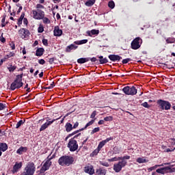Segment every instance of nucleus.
Instances as JSON below:
<instances>
[{
  "instance_id": "1",
  "label": "nucleus",
  "mask_w": 175,
  "mask_h": 175,
  "mask_svg": "<svg viewBox=\"0 0 175 175\" xmlns=\"http://www.w3.org/2000/svg\"><path fill=\"white\" fill-rule=\"evenodd\" d=\"M118 159H120V161L113 165V170L116 173H120L122 170V167H125L128 165V161L126 159H131V156L120 157H118Z\"/></svg>"
},
{
  "instance_id": "2",
  "label": "nucleus",
  "mask_w": 175,
  "mask_h": 175,
  "mask_svg": "<svg viewBox=\"0 0 175 175\" xmlns=\"http://www.w3.org/2000/svg\"><path fill=\"white\" fill-rule=\"evenodd\" d=\"M73 162H75V158L70 155L62 156L58 159L60 166H70V165H73Z\"/></svg>"
},
{
  "instance_id": "3",
  "label": "nucleus",
  "mask_w": 175,
  "mask_h": 175,
  "mask_svg": "<svg viewBox=\"0 0 175 175\" xmlns=\"http://www.w3.org/2000/svg\"><path fill=\"white\" fill-rule=\"evenodd\" d=\"M24 170L25 171L22 173V175H33L36 170L35 163H33V162L28 163Z\"/></svg>"
},
{
  "instance_id": "4",
  "label": "nucleus",
  "mask_w": 175,
  "mask_h": 175,
  "mask_svg": "<svg viewBox=\"0 0 175 175\" xmlns=\"http://www.w3.org/2000/svg\"><path fill=\"white\" fill-rule=\"evenodd\" d=\"M157 105L161 109V110H170L172 104L169 101L159 99L157 101Z\"/></svg>"
},
{
  "instance_id": "5",
  "label": "nucleus",
  "mask_w": 175,
  "mask_h": 175,
  "mask_svg": "<svg viewBox=\"0 0 175 175\" xmlns=\"http://www.w3.org/2000/svg\"><path fill=\"white\" fill-rule=\"evenodd\" d=\"M67 147L68 148H69L71 152H75V151H77L79 148V144H77V141L75 139V138H71L68 142Z\"/></svg>"
},
{
  "instance_id": "6",
  "label": "nucleus",
  "mask_w": 175,
  "mask_h": 175,
  "mask_svg": "<svg viewBox=\"0 0 175 175\" xmlns=\"http://www.w3.org/2000/svg\"><path fill=\"white\" fill-rule=\"evenodd\" d=\"M23 85H24L23 80L18 79V78L16 77L15 80L12 83L10 90L11 91H14V90H18L19 88H21Z\"/></svg>"
},
{
  "instance_id": "7",
  "label": "nucleus",
  "mask_w": 175,
  "mask_h": 175,
  "mask_svg": "<svg viewBox=\"0 0 175 175\" xmlns=\"http://www.w3.org/2000/svg\"><path fill=\"white\" fill-rule=\"evenodd\" d=\"M122 91L125 95H131L132 96L137 94V89L135 86H125Z\"/></svg>"
},
{
  "instance_id": "8",
  "label": "nucleus",
  "mask_w": 175,
  "mask_h": 175,
  "mask_svg": "<svg viewBox=\"0 0 175 175\" xmlns=\"http://www.w3.org/2000/svg\"><path fill=\"white\" fill-rule=\"evenodd\" d=\"M143 43V40L140 37L135 38L131 42V49L132 50H139V48L142 46V44Z\"/></svg>"
},
{
  "instance_id": "9",
  "label": "nucleus",
  "mask_w": 175,
  "mask_h": 175,
  "mask_svg": "<svg viewBox=\"0 0 175 175\" xmlns=\"http://www.w3.org/2000/svg\"><path fill=\"white\" fill-rule=\"evenodd\" d=\"M61 117L62 116H60L56 119H53L52 120H49H49H50V118H47L46 122L41 126V127L40 128V132H43V131H46V129H47V128H49V126H50L51 124L55 122V121L58 120H60Z\"/></svg>"
},
{
  "instance_id": "10",
  "label": "nucleus",
  "mask_w": 175,
  "mask_h": 175,
  "mask_svg": "<svg viewBox=\"0 0 175 175\" xmlns=\"http://www.w3.org/2000/svg\"><path fill=\"white\" fill-rule=\"evenodd\" d=\"M32 14L35 20H42L44 17V12L42 10H33Z\"/></svg>"
},
{
  "instance_id": "11",
  "label": "nucleus",
  "mask_w": 175,
  "mask_h": 175,
  "mask_svg": "<svg viewBox=\"0 0 175 175\" xmlns=\"http://www.w3.org/2000/svg\"><path fill=\"white\" fill-rule=\"evenodd\" d=\"M18 35L22 39H28V37L29 35H31V33L27 29L21 28L20 30H18Z\"/></svg>"
},
{
  "instance_id": "12",
  "label": "nucleus",
  "mask_w": 175,
  "mask_h": 175,
  "mask_svg": "<svg viewBox=\"0 0 175 175\" xmlns=\"http://www.w3.org/2000/svg\"><path fill=\"white\" fill-rule=\"evenodd\" d=\"M51 165H53V162L50 161V160H46L40 168L41 172H47V170L50 169Z\"/></svg>"
},
{
  "instance_id": "13",
  "label": "nucleus",
  "mask_w": 175,
  "mask_h": 175,
  "mask_svg": "<svg viewBox=\"0 0 175 175\" xmlns=\"http://www.w3.org/2000/svg\"><path fill=\"white\" fill-rule=\"evenodd\" d=\"M21 167H23V163L16 162L15 165L13 166L12 170H11L12 174H16V173H17L18 172V170L21 169Z\"/></svg>"
},
{
  "instance_id": "14",
  "label": "nucleus",
  "mask_w": 175,
  "mask_h": 175,
  "mask_svg": "<svg viewBox=\"0 0 175 175\" xmlns=\"http://www.w3.org/2000/svg\"><path fill=\"white\" fill-rule=\"evenodd\" d=\"M108 58L112 62H120V59H122V57H121L118 55H109L108 56Z\"/></svg>"
},
{
  "instance_id": "15",
  "label": "nucleus",
  "mask_w": 175,
  "mask_h": 175,
  "mask_svg": "<svg viewBox=\"0 0 175 175\" xmlns=\"http://www.w3.org/2000/svg\"><path fill=\"white\" fill-rule=\"evenodd\" d=\"M84 172L85 173H87L88 174L90 175L95 174V170L94 169V166L92 165L85 167Z\"/></svg>"
},
{
  "instance_id": "16",
  "label": "nucleus",
  "mask_w": 175,
  "mask_h": 175,
  "mask_svg": "<svg viewBox=\"0 0 175 175\" xmlns=\"http://www.w3.org/2000/svg\"><path fill=\"white\" fill-rule=\"evenodd\" d=\"M113 137H111L107 138L105 140L101 141L98 144V146L97 148L99 149L100 150H102V148L106 144V143H109V142H110V140H113Z\"/></svg>"
},
{
  "instance_id": "17",
  "label": "nucleus",
  "mask_w": 175,
  "mask_h": 175,
  "mask_svg": "<svg viewBox=\"0 0 175 175\" xmlns=\"http://www.w3.org/2000/svg\"><path fill=\"white\" fill-rule=\"evenodd\" d=\"M77 49H79V46L71 44L66 46L65 51L66 53H71L72 50H77Z\"/></svg>"
},
{
  "instance_id": "18",
  "label": "nucleus",
  "mask_w": 175,
  "mask_h": 175,
  "mask_svg": "<svg viewBox=\"0 0 175 175\" xmlns=\"http://www.w3.org/2000/svg\"><path fill=\"white\" fill-rule=\"evenodd\" d=\"M54 36H62V29H59V27L55 26L53 30Z\"/></svg>"
},
{
  "instance_id": "19",
  "label": "nucleus",
  "mask_w": 175,
  "mask_h": 175,
  "mask_svg": "<svg viewBox=\"0 0 175 175\" xmlns=\"http://www.w3.org/2000/svg\"><path fill=\"white\" fill-rule=\"evenodd\" d=\"M28 151V148L27 147H23L21 146L17 150H16V154H18L19 155H23V152H26Z\"/></svg>"
},
{
  "instance_id": "20",
  "label": "nucleus",
  "mask_w": 175,
  "mask_h": 175,
  "mask_svg": "<svg viewBox=\"0 0 175 175\" xmlns=\"http://www.w3.org/2000/svg\"><path fill=\"white\" fill-rule=\"evenodd\" d=\"M107 170L103 167H100L96 170V174L97 175H106Z\"/></svg>"
},
{
  "instance_id": "21",
  "label": "nucleus",
  "mask_w": 175,
  "mask_h": 175,
  "mask_svg": "<svg viewBox=\"0 0 175 175\" xmlns=\"http://www.w3.org/2000/svg\"><path fill=\"white\" fill-rule=\"evenodd\" d=\"M88 36H90V38H92V35H99V29H92L90 31L87 32Z\"/></svg>"
},
{
  "instance_id": "22",
  "label": "nucleus",
  "mask_w": 175,
  "mask_h": 175,
  "mask_svg": "<svg viewBox=\"0 0 175 175\" xmlns=\"http://www.w3.org/2000/svg\"><path fill=\"white\" fill-rule=\"evenodd\" d=\"M8 148V144L0 142V151L5 152Z\"/></svg>"
},
{
  "instance_id": "23",
  "label": "nucleus",
  "mask_w": 175,
  "mask_h": 175,
  "mask_svg": "<svg viewBox=\"0 0 175 175\" xmlns=\"http://www.w3.org/2000/svg\"><path fill=\"white\" fill-rule=\"evenodd\" d=\"M44 53V49L43 48H38L36 51V57H42Z\"/></svg>"
},
{
  "instance_id": "24",
  "label": "nucleus",
  "mask_w": 175,
  "mask_h": 175,
  "mask_svg": "<svg viewBox=\"0 0 175 175\" xmlns=\"http://www.w3.org/2000/svg\"><path fill=\"white\" fill-rule=\"evenodd\" d=\"M65 129L66 132H72L73 131V125H72L70 123L67 122L65 125Z\"/></svg>"
},
{
  "instance_id": "25",
  "label": "nucleus",
  "mask_w": 175,
  "mask_h": 175,
  "mask_svg": "<svg viewBox=\"0 0 175 175\" xmlns=\"http://www.w3.org/2000/svg\"><path fill=\"white\" fill-rule=\"evenodd\" d=\"M90 61V57H81L77 59L78 64H85V62H88Z\"/></svg>"
},
{
  "instance_id": "26",
  "label": "nucleus",
  "mask_w": 175,
  "mask_h": 175,
  "mask_svg": "<svg viewBox=\"0 0 175 175\" xmlns=\"http://www.w3.org/2000/svg\"><path fill=\"white\" fill-rule=\"evenodd\" d=\"M24 17H25V13L22 12L20 18L18 19L17 25L18 27H21V24H23V20H24Z\"/></svg>"
},
{
  "instance_id": "27",
  "label": "nucleus",
  "mask_w": 175,
  "mask_h": 175,
  "mask_svg": "<svg viewBox=\"0 0 175 175\" xmlns=\"http://www.w3.org/2000/svg\"><path fill=\"white\" fill-rule=\"evenodd\" d=\"M99 62L101 65H103V64H107L109 62V60L106 57H103V56H99Z\"/></svg>"
},
{
  "instance_id": "28",
  "label": "nucleus",
  "mask_w": 175,
  "mask_h": 175,
  "mask_svg": "<svg viewBox=\"0 0 175 175\" xmlns=\"http://www.w3.org/2000/svg\"><path fill=\"white\" fill-rule=\"evenodd\" d=\"M85 43H88V40H77L74 42V44L77 45L85 44Z\"/></svg>"
},
{
  "instance_id": "29",
  "label": "nucleus",
  "mask_w": 175,
  "mask_h": 175,
  "mask_svg": "<svg viewBox=\"0 0 175 175\" xmlns=\"http://www.w3.org/2000/svg\"><path fill=\"white\" fill-rule=\"evenodd\" d=\"M165 169H169L168 167H164L161 168H159L156 170L157 173H159V174H165L164 170Z\"/></svg>"
},
{
  "instance_id": "30",
  "label": "nucleus",
  "mask_w": 175,
  "mask_h": 175,
  "mask_svg": "<svg viewBox=\"0 0 175 175\" xmlns=\"http://www.w3.org/2000/svg\"><path fill=\"white\" fill-rule=\"evenodd\" d=\"M24 124H25V119H24L23 120H19L16 123V129H18V128H20V126H21V125H24Z\"/></svg>"
},
{
  "instance_id": "31",
  "label": "nucleus",
  "mask_w": 175,
  "mask_h": 175,
  "mask_svg": "<svg viewBox=\"0 0 175 175\" xmlns=\"http://www.w3.org/2000/svg\"><path fill=\"white\" fill-rule=\"evenodd\" d=\"M137 162L138 163H146L148 162V161H146V159L143 157H139L137 159Z\"/></svg>"
},
{
  "instance_id": "32",
  "label": "nucleus",
  "mask_w": 175,
  "mask_h": 175,
  "mask_svg": "<svg viewBox=\"0 0 175 175\" xmlns=\"http://www.w3.org/2000/svg\"><path fill=\"white\" fill-rule=\"evenodd\" d=\"M94 122H95V120H92L91 121L88 122L85 126L82 128L83 129V131H85V129H87V128H88V126H91V125H92V124H94Z\"/></svg>"
},
{
  "instance_id": "33",
  "label": "nucleus",
  "mask_w": 175,
  "mask_h": 175,
  "mask_svg": "<svg viewBox=\"0 0 175 175\" xmlns=\"http://www.w3.org/2000/svg\"><path fill=\"white\" fill-rule=\"evenodd\" d=\"M165 42H166V43H167L168 44H172V43H174V42H175V38H173V37L167 38L165 40Z\"/></svg>"
},
{
  "instance_id": "34",
  "label": "nucleus",
  "mask_w": 175,
  "mask_h": 175,
  "mask_svg": "<svg viewBox=\"0 0 175 175\" xmlns=\"http://www.w3.org/2000/svg\"><path fill=\"white\" fill-rule=\"evenodd\" d=\"M41 20H42L44 24H51V21H50V19H49L47 17L43 16Z\"/></svg>"
},
{
  "instance_id": "35",
  "label": "nucleus",
  "mask_w": 175,
  "mask_h": 175,
  "mask_svg": "<svg viewBox=\"0 0 175 175\" xmlns=\"http://www.w3.org/2000/svg\"><path fill=\"white\" fill-rule=\"evenodd\" d=\"M159 166H163V164L162 165H155L153 167H150L149 168H148V172H152V170H155V169H157V167H159Z\"/></svg>"
},
{
  "instance_id": "36",
  "label": "nucleus",
  "mask_w": 175,
  "mask_h": 175,
  "mask_svg": "<svg viewBox=\"0 0 175 175\" xmlns=\"http://www.w3.org/2000/svg\"><path fill=\"white\" fill-rule=\"evenodd\" d=\"M94 4L95 3L91 0H89L85 3V6H88L89 8L93 6Z\"/></svg>"
},
{
  "instance_id": "37",
  "label": "nucleus",
  "mask_w": 175,
  "mask_h": 175,
  "mask_svg": "<svg viewBox=\"0 0 175 175\" xmlns=\"http://www.w3.org/2000/svg\"><path fill=\"white\" fill-rule=\"evenodd\" d=\"M44 31V27H43V25H40L38 28V33H42Z\"/></svg>"
},
{
  "instance_id": "38",
  "label": "nucleus",
  "mask_w": 175,
  "mask_h": 175,
  "mask_svg": "<svg viewBox=\"0 0 175 175\" xmlns=\"http://www.w3.org/2000/svg\"><path fill=\"white\" fill-rule=\"evenodd\" d=\"M14 52H10L8 55H5L3 59H8V58H12V57H14Z\"/></svg>"
},
{
  "instance_id": "39",
  "label": "nucleus",
  "mask_w": 175,
  "mask_h": 175,
  "mask_svg": "<svg viewBox=\"0 0 175 175\" xmlns=\"http://www.w3.org/2000/svg\"><path fill=\"white\" fill-rule=\"evenodd\" d=\"M108 6L110 9H114L116 4L114 3V1H111L108 3Z\"/></svg>"
},
{
  "instance_id": "40",
  "label": "nucleus",
  "mask_w": 175,
  "mask_h": 175,
  "mask_svg": "<svg viewBox=\"0 0 175 175\" xmlns=\"http://www.w3.org/2000/svg\"><path fill=\"white\" fill-rule=\"evenodd\" d=\"M83 131H84V129L82 128V129H80L79 130H77V131L72 132V133H70V135H71V136H75V135H77V133H79V132H81Z\"/></svg>"
},
{
  "instance_id": "41",
  "label": "nucleus",
  "mask_w": 175,
  "mask_h": 175,
  "mask_svg": "<svg viewBox=\"0 0 175 175\" xmlns=\"http://www.w3.org/2000/svg\"><path fill=\"white\" fill-rule=\"evenodd\" d=\"M16 68H17V67L16 66L11 65L8 68V70H9V72H14V70H16Z\"/></svg>"
},
{
  "instance_id": "42",
  "label": "nucleus",
  "mask_w": 175,
  "mask_h": 175,
  "mask_svg": "<svg viewBox=\"0 0 175 175\" xmlns=\"http://www.w3.org/2000/svg\"><path fill=\"white\" fill-rule=\"evenodd\" d=\"M142 106H143L144 107H145L146 109H150V107H151V105H148V103L147 102H144L142 104Z\"/></svg>"
},
{
  "instance_id": "43",
  "label": "nucleus",
  "mask_w": 175,
  "mask_h": 175,
  "mask_svg": "<svg viewBox=\"0 0 175 175\" xmlns=\"http://www.w3.org/2000/svg\"><path fill=\"white\" fill-rule=\"evenodd\" d=\"M99 131H100V128H99V127L94 128V129L92 131L91 135H94V133H96V132H99Z\"/></svg>"
},
{
  "instance_id": "44",
  "label": "nucleus",
  "mask_w": 175,
  "mask_h": 175,
  "mask_svg": "<svg viewBox=\"0 0 175 175\" xmlns=\"http://www.w3.org/2000/svg\"><path fill=\"white\" fill-rule=\"evenodd\" d=\"M0 42H1V43H6V39L3 37V33H2L0 36Z\"/></svg>"
},
{
  "instance_id": "45",
  "label": "nucleus",
  "mask_w": 175,
  "mask_h": 175,
  "mask_svg": "<svg viewBox=\"0 0 175 175\" xmlns=\"http://www.w3.org/2000/svg\"><path fill=\"white\" fill-rule=\"evenodd\" d=\"M131 61H132V59L126 58L122 61V64H128V62H131Z\"/></svg>"
},
{
  "instance_id": "46",
  "label": "nucleus",
  "mask_w": 175,
  "mask_h": 175,
  "mask_svg": "<svg viewBox=\"0 0 175 175\" xmlns=\"http://www.w3.org/2000/svg\"><path fill=\"white\" fill-rule=\"evenodd\" d=\"M6 109V104H3L2 103H0V111L1 110H5Z\"/></svg>"
},
{
  "instance_id": "47",
  "label": "nucleus",
  "mask_w": 175,
  "mask_h": 175,
  "mask_svg": "<svg viewBox=\"0 0 175 175\" xmlns=\"http://www.w3.org/2000/svg\"><path fill=\"white\" fill-rule=\"evenodd\" d=\"M36 8L37 10H40V9H44V8L43 5H42L40 3L37 4Z\"/></svg>"
},
{
  "instance_id": "48",
  "label": "nucleus",
  "mask_w": 175,
  "mask_h": 175,
  "mask_svg": "<svg viewBox=\"0 0 175 175\" xmlns=\"http://www.w3.org/2000/svg\"><path fill=\"white\" fill-rule=\"evenodd\" d=\"M42 44H44V46H49V40L47 39H42Z\"/></svg>"
},
{
  "instance_id": "49",
  "label": "nucleus",
  "mask_w": 175,
  "mask_h": 175,
  "mask_svg": "<svg viewBox=\"0 0 175 175\" xmlns=\"http://www.w3.org/2000/svg\"><path fill=\"white\" fill-rule=\"evenodd\" d=\"M104 121H113V116H107L104 118Z\"/></svg>"
},
{
  "instance_id": "50",
  "label": "nucleus",
  "mask_w": 175,
  "mask_h": 175,
  "mask_svg": "<svg viewBox=\"0 0 175 175\" xmlns=\"http://www.w3.org/2000/svg\"><path fill=\"white\" fill-rule=\"evenodd\" d=\"M99 151H100V149L97 148L93 151L92 152L93 155H98V154H99Z\"/></svg>"
},
{
  "instance_id": "51",
  "label": "nucleus",
  "mask_w": 175,
  "mask_h": 175,
  "mask_svg": "<svg viewBox=\"0 0 175 175\" xmlns=\"http://www.w3.org/2000/svg\"><path fill=\"white\" fill-rule=\"evenodd\" d=\"M38 64H40V65H44L46 61H44V59H38Z\"/></svg>"
},
{
  "instance_id": "52",
  "label": "nucleus",
  "mask_w": 175,
  "mask_h": 175,
  "mask_svg": "<svg viewBox=\"0 0 175 175\" xmlns=\"http://www.w3.org/2000/svg\"><path fill=\"white\" fill-rule=\"evenodd\" d=\"M54 61H55V58L54 57L50 58L49 61L50 65H53V64H54Z\"/></svg>"
},
{
  "instance_id": "53",
  "label": "nucleus",
  "mask_w": 175,
  "mask_h": 175,
  "mask_svg": "<svg viewBox=\"0 0 175 175\" xmlns=\"http://www.w3.org/2000/svg\"><path fill=\"white\" fill-rule=\"evenodd\" d=\"M23 76H24L23 73L16 75V77L19 80H23Z\"/></svg>"
},
{
  "instance_id": "54",
  "label": "nucleus",
  "mask_w": 175,
  "mask_h": 175,
  "mask_svg": "<svg viewBox=\"0 0 175 175\" xmlns=\"http://www.w3.org/2000/svg\"><path fill=\"white\" fill-rule=\"evenodd\" d=\"M116 161H121V159H118V158L117 157H113V158L109 159L110 162H114Z\"/></svg>"
},
{
  "instance_id": "55",
  "label": "nucleus",
  "mask_w": 175,
  "mask_h": 175,
  "mask_svg": "<svg viewBox=\"0 0 175 175\" xmlns=\"http://www.w3.org/2000/svg\"><path fill=\"white\" fill-rule=\"evenodd\" d=\"M96 111H94L90 116V118H94V117H96Z\"/></svg>"
},
{
  "instance_id": "56",
  "label": "nucleus",
  "mask_w": 175,
  "mask_h": 175,
  "mask_svg": "<svg viewBox=\"0 0 175 175\" xmlns=\"http://www.w3.org/2000/svg\"><path fill=\"white\" fill-rule=\"evenodd\" d=\"M90 61H91V62H96V61H98V59H96V57H90Z\"/></svg>"
},
{
  "instance_id": "57",
  "label": "nucleus",
  "mask_w": 175,
  "mask_h": 175,
  "mask_svg": "<svg viewBox=\"0 0 175 175\" xmlns=\"http://www.w3.org/2000/svg\"><path fill=\"white\" fill-rule=\"evenodd\" d=\"M23 24L25 25H28V19L27 18H23Z\"/></svg>"
},
{
  "instance_id": "58",
  "label": "nucleus",
  "mask_w": 175,
  "mask_h": 175,
  "mask_svg": "<svg viewBox=\"0 0 175 175\" xmlns=\"http://www.w3.org/2000/svg\"><path fill=\"white\" fill-rule=\"evenodd\" d=\"M174 150H175V148H174L172 150H171L170 148H167L165 150V152H172L174 151Z\"/></svg>"
},
{
  "instance_id": "59",
  "label": "nucleus",
  "mask_w": 175,
  "mask_h": 175,
  "mask_svg": "<svg viewBox=\"0 0 175 175\" xmlns=\"http://www.w3.org/2000/svg\"><path fill=\"white\" fill-rule=\"evenodd\" d=\"M77 126H79V122H76L74 125L72 126V129H76V128H77Z\"/></svg>"
},
{
  "instance_id": "60",
  "label": "nucleus",
  "mask_w": 175,
  "mask_h": 175,
  "mask_svg": "<svg viewBox=\"0 0 175 175\" xmlns=\"http://www.w3.org/2000/svg\"><path fill=\"white\" fill-rule=\"evenodd\" d=\"M169 172L170 173H175V167L172 168L170 167Z\"/></svg>"
},
{
  "instance_id": "61",
  "label": "nucleus",
  "mask_w": 175,
  "mask_h": 175,
  "mask_svg": "<svg viewBox=\"0 0 175 175\" xmlns=\"http://www.w3.org/2000/svg\"><path fill=\"white\" fill-rule=\"evenodd\" d=\"M167 167V170H166V169L164 170V174H167V173H170L169 169H170V167L167 166V167Z\"/></svg>"
},
{
  "instance_id": "62",
  "label": "nucleus",
  "mask_w": 175,
  "mask_h": 175,
  "mask_svg": "<svg viewBox=\"0 0 175 175\" xmlns=\"http://www.w3.org/2000/svg\"><path fill=\"white\" fill-rule=\"evenodd\" d=\"M170 140L171 141L172 146H175V138H170Z\"/></svg>"
},
{
  "instance_id": "63",
  "label": "nucleus",
  "mask_w": 175,
  "mask_h": 175,
  "mask_svg": "<svg viewBox=\"0 0 175 175\" xmlns=\"http://www.w3.org/2000/svg\"><path fill=\"white\" fill-rule=\"evenodd\" d=\"M22 10H23V6H19V9L18 10L16 14H20V13H21Z\"/></svg>"
},
{
  "instance_id": "64",
  "label": "nucleus",
  "mask_w": 175,
  "mask_h": 175,
  "mask_svg": "<svg viewBox=\"0 0 175 175\" xmlns=\"http://www.w3.org/2000/svg\"><path fill=\"white\" fill-rule=\"evenodd\" d=\"M45 172H42V170H40V173L38 174L39 175H46Z\"/></svg>"
}]
</instances>
